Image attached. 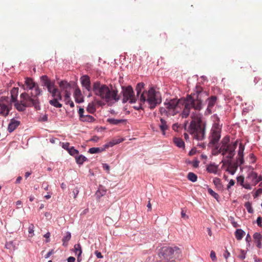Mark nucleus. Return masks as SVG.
Segmentation results:
<instances>
[{"instance_id": "f8f14e48", "label": "nucleus", "mask_w": 262, "mask_h": 262, "mask_svg": "<svg viewBox=\"0 0 262 262\" xmlns=\"http://www.w3.org/2000/svg\"><path fill=\"white\" fill-rule=\"evenodd\" d=\"M246 179L248 183L255 185L261 180V176L258 177L256 172L251 171L248 173Z\"/></svg>"}, {"instance_id": "4d7b16f0", "label": "nucleus", "mask_w": 262, "mask_h": 262, "mask_svg": "<svg viewBox=\"0 0 262 262\" xmlns=\"http://www.w3.org/2000/svg\"><path fill=\"white\" fill-rule=\"evenodd\" d=\"M95 254L97 257L98 258H102L103 257V256L102 255L101 253L98 251H95Z\"/></svg>"}, {"instance_id": "e433bc0d", "label": "nucleus", "mask_w": 262, "mask_h": 262, "mask_svg": "<svg viewBox=\"0 0 262 262\" xmlns=\"http://www.w3.org/2000/svg\"><path fill=\"white\" fill-rule=\"evenodd\" d=\"M207 170L209 172L216 173L217 171V167L213 165H209Z\"/></svg>"}, {"instance_id": "ea45409f", "label": "nucleus", "mask_w": 262, "mask_h": 262, "mask_svg": "<svg viewBox=\"0 0 262 262\" xmlns=\"http://www.w3.org/2000/svg\"><path fill=\"white\" fill-rule=\"evenodd\" d=\"M68 152L72 156H75L78 154V151L75 149L74 147H71L68 151Z\"/></svg>"}, {"instance_id": "473e14b6", "label": "nucleus", "mask_w": 262, "mask_h": 262, "mask_svg": "<svg viewBox=\"0 0 262 262\" xmlns=\"http://www.w3.org/2000/svg\"><path fill=\"white\" fill-rule=\"evenodd\" d=\"M75 160L77 164L81 165L87 160V158L83 155L75 157Z\"/></svg>"}, {"instance_id": "39448f33", "label": "nucleus", "mask_w": 262, "mask_h": 262, "mask_svg": "<svg viewBox=\"0 0 262 262\" xmlns=\"http://www.w3.org/2000/svg\"><path fill=\"white\" fill-rule=\"evenodd\" d=\"M18 93V89L13 88L10 92L11 98L8 96L0 98V115L6 117L12 109V103L16 101Z\"/></svg>"}, {"instance_id": "ddd939ff", "label": "nucleus", "mask_w": 262, "mask_h": 262, "mask_svg": "<svg viewBox=\"0 0 262 262\" xmlns=\"http://www.w3.org/2000/svg\"><path fill=\"white\" fill-rule=\"evenodd\" d=\"M40 79L41 85L46 87L48 90H49L50 88L55 86V82L52 81L46 75L41 76Z\"/></svg>"}, {"instance_id": "69168bd1", "label": "nucleus", "mask_w": 262, "mask_h": 262, "mask_svg": "<svg viewBox=\"0 0 262 262\" xmlns=\"http://www.w3.org/2000/svg\"><path fill=\"white\" fill-rule=\"evenodd\" d=\"M99 138L97 136H94L91 139V140L92 141H94V142H97L98 140H99Z\"/></svg>"}, {"instance_id": "bb28decb", "label": "nucleus", "mask_w": 262, "mask_h": 262, "mask_svg": "<svg viewBox=\"0 0 262 262\" xmlns=\"http://www.w3.org/2000/svg\"><path fill=\"white\" fill-rule=\"evenodd\" d=\"M173 142L174 144L179 148H184V142L182 140V139L175 137L173 138Z\"/></svg>"}, {"instance_id": "de8ad7c7", "label": "nucleus", "mask_w": 262, "mask_h": 262, "mask_svg": "<svg viewBox=\"0 0 262 262\" xmlns=\"http://www.w3.org/2000/svg\"><path fill=\"white\" fill-rule=\"evenodd\" d=\"M39 120L41 121H47L48 120V115L46 114H45L42 116H41Z\"/></svg>"}, {"instance_id": "7ed1b4c3", "label": "nucleus", "mask_w": 262, "mask_h": 262, "mask_svg": "<svg viewBox=\"0 0 262 262\" xmlns=\"http://www.w3.org/2000/svg\"><path fill=\"white\" fill-rule=\"evenodd\" d=\"M140 106L137 108H141V105L146 102L150 109H154L162 102L160 94L153 88H150L148 91H144L139 97Z\"/></svg>"}, {"instance_id": "c85d7f7f", "label": "nucleus", "mask_w": 262, "mask_h": 262, "mask_svg": "<svg viewBox=\"0 0 262 262\" xmlns=\"http://www.w3.org/2000/svg\"><path fill=\"white\" fill-rule=\"evenodd\" d=\"M59 85L61 90H67L70 88V84L66 80H62L59 83Z\"/></svg>"}, {"instance_id": "2eb2a0df", "label": "nucleus", "mask_w": 262, "mask_h": 262, "mask_svg": "<svg viewBox=\"0 0 262 262\" xmlns=\"http://www.w3.org/2000/svg\"><path fill=\"white\" fill-rule=\"evenodd\" d=\"M230 160H227L226 163L228 164V167L227 171L229 172L231 174H234L236 171L238 166L241 165L239 162L236 160V162H232L230 161Z\"/></svg>"}, {"instance_id": "7c9ffc66", "label": "nucleus", "mask_w": 262, "mask_h": 262, "mask_svg": "<svg viewBox=\"0 0 262 262\" xmlns=\"http://www.w3.org/2000/svg\"><path fill=\"white\" fill-rule=\"evenodd\" d=\"M71 238V233L69 232H67L66 233V235L62 239V241L63 242V245L64 246H67L68 242L70 240Z\"/></svg>"}, {"instance_id": "4468645a", "label": "nucleus", "mask_w": 262, "mask_h": 262, "mask_svg": "<svg viewBox=\"0 0 262 262\" xmlns=\"http://www.w3.org/2000/svg\"><path fill=\"white\" fill-rule=\"evenodd\" d=\"M80 82L83 87L88 91H92V88L91 86V80L88 75H83L80 78Z\"/></svg>"}, {"instance_id": "f3484780", "label": "nucleus", "mask_w": 262, "mask_h": 262, "mask_svg": "<svg viewBox=\"0 0 262 262\" xmlns=\"http://www.w3.org/2000/svg\"><path fill=\"white\" fill-rule=\"evenodd\" d=\"M20 124V122L14 119H12L8 126V130L12 133Z\"/></svg>"}, {"instance_id": "2f4dec72", "label": "nucleus", "mask_w": 262, "mask_h": 262, "mask_svg": "<svg viewBox=\"0 0 262 262\" xmlns=\"http://www.w3.org/2000/svg\"><path fill=\"white\" fill-rule=\"evenodd\" d=\"M144 84L143 82H140L137 84L136 88V91L137 92V95L139 98L140 94L141 93L142 90L143 88H144Z\"/></svg>"}, {"instance_id": "4c0bfd02", "label": "nucleus", "mask_w": 262, "mask_h": 262, "mask_svg": "<svg viewBox=\"0 0 262 262\" xmlns=\"http://www.w3.org/2000/svg\"><path fill=\"white\" fill-rule=\"evenodd\" d=\"M187 178L189 180L194 182L197 180V176L193 172H189L188 174Z\"/></svg>"}, {"instance_id": "a211bd4d", "label": "nucleus", "mask_w": 262, "mask_h": 262, "mask_svg": "<svg viewBox=\"0 0 262 262\" xmlns=\"http://www.w3.org/2000/svg\"><path fill=\"white\" fill-rule=\"evenodd\" d=\"M244 146L242 144H240L239 146V148L238 150V158L236 160L239 162V164H242L244 163Z\"/></svg>"}, {"instance_id": "c03bdc74", "label": "nucleus", "mask_w": 262, "mask_h": 262, "mask_svg": "<svg viewBox=\"0 0 262 262\" xmlns=\"http://www.w3.org/2000/svg\"><path fill=\"white\" fill-rule=\"evenodd\" d=\"M70 144L68 142L62 143V147L64 149H66L68 151L70 149Z\"/></svg>"}, {"instance_id": "58836bf2", "label": "nucleus", "mask_w": 262, "mask_h": 262, "mask_svg": "<svg viewBox=\"0 0 262 262\" xmlns=\"http://www.w3.org/2000/svg\"><path fill=\"white\" fill-rule=\"evenodd\" d=\"M213 183L218 189H221L222 188L221 180L220 179L217 178H214L213 179Z\"/></svg>"}, {"instance_id": "774afa93", "label": "nucleus", "mask_w": 262, "mask_h": 262, "mask_svg": "<svg viewBox=\"0 0 262 262\" xmlns=\"http://www.w3.org/2000/svg\"><path fill=\"white\" fill-rule=\"evenodd\" d=\"M251 237L250 235L249 234H248L247 236H246V242H248V243H249L250 240H251Z\"/></svg>"}, {"instance_id": "dca6fc26", "label": "nucleus", "mask_w": 262, "mask_h": 262, "mask_svg": "<svg viewBox=\"0 0 262 262\" xmlns=\"http://www.w3.org/2000/svg\"><path fill=\"white\" fill-rule=\"evenodd\" d=\"M53 97V99L57 98L58 99H62L61 92L56 88L51 87L49 90H48Z\"/></svg>"}, {"instance_id": "4be33fe9", "label": "nucleus", "mask_w": 262, "mask_h": 262, "mask_svg": "<svg viewBox=\"0 0 262 262\" xmlns=\"http://www.w3.org/2000/svg\"><path fill=\"white\" fill-rule=\"evenodd\" d=\"M161 123L159 125V127L161 130L162 132L163 135L165 134V130L168 128V126L167 124L166 121L163 118L160 119Z\"/></svg>"}, {"instance_id": "680f3d73", "label": "nucleus", "mask_w": 262, "mask_h": 262, "mask_svg": "<svg viewBox=\"0 0 262 262\" xmlns=\"http://www.w3.org/2000/svg\"><path fill=\"white\" fill-rule=\"evenodd\" d=\"M53 253V250H51L50 251L48 252L47 254L45 255V258H49Z\"/></svg>"}, {"instance_id": "603ef678", "label": "nucleus", "mask_w": 262, "mask_h": 262, "mask_svg": "<svg viewBox=\"0 0 262 262\" xmlns=\"http://www.w3.org/2000/svg\"><path fill=\"white\" fill-rule=\"evenodd\" d=\"M65 95V99L66 100H68L70 98L71 93L68 91V90L64 91Z\"/></svg>"}, {"instance_id": "864d4df0", "label": "nucleus", "mask_w": 262, "mask_h": 262, "mask_svg": "<svg viewBox=\"0 0 262 262\" xmlns=\"http://www.w3.org/2000/svg\"><path fill=\"white\" fill-rule=\"evenodd\" d=\"M72 192H73V194L74 195V199L76 198L77 195V194L79 193V190H78V188H76L74 189H73Z\"/></svg>"}, {"instance_id": "338daca9", "label": "nucleus", "mask_w": 262, "mask_h": 262, "mask_svg": "<svg viewBox=\"0 0 262 262\" xmlns=\"http://www.w3.org/2000/svg\"><path fill=\"white\" fill-rule=\"evenodd\" d=\"M229 256H230V253L228 251H226V252L224 254V257L226 259H227V258L229 257Z\"/></svg>"}, {"instance_id": "052dcab7", "label": "nucleus", "mask_w": 262, "mask_h": 262, "mask_svg": "<svg viewBox=\"0 0 262 262\" xmlns=\"http://www.w3.org/2000/svg\"><path fill=\"white\" fill-rule=\"evenodd\" d=\"M103 168L108 171L110 170V166L107 164H103Z\"/></svg>"}, {"instance_id": "13d9d810", "label": "nucleus", "mask_w": 262, "mask_h": 262, "mask_svg": "<svg viewBox=\"0 0 262 262\" xmlns=\"http://www.w3.org/2000/svg\"><path fill=\"white\" fill-rule=\"evenodd\" d=\"M199 161L198 160H195L192 162V165L194 167H198L199 166Z\"/></svg>"}, {"instance_id": "37998d69", "label": "nucleus", "mask_w": 262, "mask_h": 262, "mask_svg": "<svg viewBox=\"0 0 262 262\" xmlns=\"http://www.w3.org/2000/svg\"><path fill=\"white\" fill-rule=\"evenodd\" d=\"M34 226L33 224H31L29 225L28 228V232L30 234H31V236L34 235Z\"/></svg>"}, {"instance_id": "c756f323", "label": "nucleus", "mask_w": 262, "mask_h": 262, "mask_svg": "<svg viewBox=\"0 0 262 262\" xmlns=\"http://www.w3.org/2000/svg\"><path fill=\"white\" fill-rule=\"evenodd\" d=\"M80 120L82 122H93L94 121L95 119L92 116L86 115H84Z\"/></svg>"}, {"instance_id": "5701e85b", "label": "nucleus", "mask_w": 262, "mask_h": 262, "mask_svg": "<svg viewBox=\"0 0 262 262\" xmlns=\"http://www.w3.org/2000/svg\"><path fill=\"white\" fill-rule=\"evenodd\" d=\"M216 97L215 96H212L208 99V107L207 110L211 112L210 109L215 104Z\"/></svg>"}, {"instance_id": "20e7f679", "label": "nucleus", "mask_w": 262, "mask_h": 262, "mask_svg": "<svg viewBox=\"0 0 262 262\" xmlns=\"http://www.w3.org/2000/svg\"><path fill=\"white\" fill-rule=\"evenodd\" d=\"M20 101H15L14 106L16 109L19 112H23L27 107L34 106L36 110H39L40 106L38 98H32L26 92L23 93L20 95Z\"/></svg>"}, {"instance_id": "393cba45", "label": "nucleus", "mask_w": 262, "mask_h": 262, "mask_svg": "<svg viewBox=\"0 0 262 262\" xmlns=\"http://www.w3.org/2000/svg\"><path fill=\"white\" fill-rule=\"evenodd\" d=\"M61 99H58L57 98L52 99L49 101V103L54 106V107L60 108L62 107V104L60 103L59 101Z\"/></svg>"}, {"instance_id": "49530a36", "label": "nucleus", "mask_w": 262, "mask_h": 262, "mask_svg": "<svg viewBox=\"0 0 262 262\" xmlns=\"http://www.w3.org/2000/svg\"><path fill=\"white\" fill-rule=\"evenodd\" d=\"M181 216H182V218H183L184 219H188V216L187 215H186V211L184 210V209H182Z\"/></svg>"}, {"instance_id": "79ce46f5", "label": "nucleus", "mask_w": 262, "mask_h": 262, "mask_svg": "<svg viewBox=\"0 0 262 262\" xmlns=\"http://www.w3.org/2000/svg\"><path fill=\"white\" fill-rule=\"evenodd\" d=\"M245 206L246 208L247 209V211L249 213H252L253 212V210L252 209L251 205L250 202H246L245 203Z\"/></svg>"}, {"instance_id": "f704fd0d", "label": "nucleus", "mask_w": 262, "mask_h": 262, "mask_svg": "<svg viewBox=\"0 0 262 262\" xmlns=\"http://www.w3.org/2000/svg\"><path fill=\"white\" fill-rule=\"evenodd\" d=\"M86 110L90 113H94L96 111L95 103L93 102L89 103L87 106Z\"/></svg>"}, {"instance_id": "6e6d98bb", "label": "nucleus", "mask_w": 262, "mask_h": 262, "mask_svg": "<svg viewBox=\"0 0 262 262\" xmlns=\"http://www.w3.org/2000/svg\"><path fill=\"white\" fill-rule=\"evenodd\" d=\"M235 184L234 181L233 180H230L229 181L228 186L227 188L229 189L231 186H233Z\"/></svg>"}, {"instance_id": "0e129e2a", "label": "nucleus", "mask_w": 262, "mask_h": 262, "mask_svg": "<svg viewBox=\"0 0 262 262\" xmlns=\"http://www.w3.org/2000/svg\"><path fill=\"white\" fill-rule=\"evenodd\" d=\"M68 262H74L75 258L73 256H70L68 258Z\"/></svg>"}, {"instance_id": "a19ab883", "label": "nucleus", "mask_w": 262, "mask_h": 262, "mask_svg": "<svg viewBox=\"0 0 262 262\" xmlns=\"http://www.w3.org/2000/svg\"><path fill=\"white\" fill-rule=\"evenodd\" d=\"M208 193L211 195L214 198H215L216 200H218L219 198V195L217 193L215 192L211 188L208 189Z\"/></svg>"}, {"instance_id": "3c124183", "label": "nucleus", "mask_w": 262, "mask_h": 262, "mask_svg": "<svg viewBox=\"0 0 262 262\" xmlns=\"http://www.w3.org/2000/svg\"><path fill=\"white\" fill-rule=\"evenodd\" d=\"M5 247L7 249H12L13 247V243L12 242L7 243L5 245Z\"/></svg>"}, {"instance_id": "9d476101", "label": "nucleus", "mask_w": 262, "mask_h": 262, "mask_svg": "<svg viewBox=\"0 0 262 262\" xmlns=\"http://www.w3.org/2000/svg\"><path fill=\"white\" fill-rule=\"evenodd\" d=\"M178 252L179 249L177 247H163L161 249L159 255L161 259H169L172 257L174 252L178 253Z\"/></svg>"}, {"instance_id": "1a4fd4ad", "label": "nucleus", "mask_w": 262, "mask_h": 262, "mask_svg": "<svg viewBox=\"0 0 262 262\" xmlns=\"http://www.w3.org/2000/svg\"><path fill=\"white\" fill-rule=\"evenodd\" d=\"M214 122L209 137V145L214 146L215 148L218 149L219 146L217 144L221 138V126L217 122H215V120Z\"/></svg>"}, {"instance_id": "aec40b11", "label": "nucleus", "mask_w": 262, "mask_h": 262, "mask_svg": "<svg viewBox=\"0 0 262 262\" xmlns=\"http://www.w3.org/2000/svg\"><path fill=\"white\" fill-rule=\"evenodd\" d=\"M253 242L256 246L260 248L261 247V240L262 235L259 232H255L253 235Z\"/></svg>"}, {"instance_id": "f03ea898", "label": "nucleus", "mask_w": 262, "mask_h": 262, "mask_svg": "<svg viewBox=\"0 0 262 262\" xmlns=\"http://www.w3.org/2000/svg\"><path fill=\"white\" fill-rule=\"evenodd\" d=\"M92 91L94 94L104 100L106 102L117 101L119 99L117 91L111 90L106 85L101 83L99 81L93 83Z\"/></svg>"}, {"instance_id": "bf43d9fd", "label": "nucleus", "mask_w": 262, "mask_h": 262, "mask_svg": "<svg viewBox=\"0 0 262 262\" xmlns=\"http://www.w3.org/2000/svg\"><path fill=\"white\" fill-rule=\"evenodd\" d=\"M243 186L246 189H251V185H250V184L246 183L245 184H243Z\"/></svg>"}, {"instance_id": "8fccbe9b", "label": "nucleus", "mask_w": 262, "mask_h": 262, "mask_svg": "<svg viewBox=\"0 0 262 262\" xmlns=\"http://www.w3.org/2000/svg\"><path fill=\"white\" fill-rule=\"evenodd\" d=\"M210 257L213 261L216 260L215 253L213 251H211L210 252Z\"/></svg>"}, {"instance_id": "72a5a7b5", "label": "nucleus", "mask_w": 262, "mask_h": 262, "mask_svg": "<svg viewBox=\"0 0 262 262\" xmlns=\"http://www.w3.org/2000/svg\"><path fill=\"white\" fill-rule=\"evenodd\" d=\"M105 147L104 146L103 148H99V147H92L89 149V152L90 154H96V153H99L102 151H104L105 150Z\"/></svg>"}, {"instance_id": "5fc2aeb1", "label": "nucleus", "mask_w": 262, "mask_h": 262, "mask_svg": "<svg viewBox=\"0 0 262 262\" xmlns=\"http://www.w3.org/2000/svg\"><path fill=\"white\" fill-rule=\"evenodd\" d=\"M261 192L262 189L261 188L258 189L255 193L254 196L255 198L259 196L261 194Z\"/></svg>"}, {"instance_id": "6ab92c4d", "label": "nucleus", "mask_w": 262, "mask_h": 262, "mask_svg": "<svg viewBox=\"0 0 262 262\" xmlns=\"http://www.w3.org/2000/svg\"><path fill=\"white\" fill-rule=\"evenodd\" d=\"M74 96L76 102L79 103L83 101V97L81 90L79 88H76L74 93Z\"/></svg>"}, {"instance_id": "f257e3e1", "label": "nucleus", "mask_w": 262, "mask_h": 262, "mask_svg": "<svg viewBox=\"0 0 262 262\" xmlns=\"http://www.w3.org/2000/svg\"><path fill=\"white\" fill-rule=\"evenodd\" d=\"M200 94L193 96L188 95L183 100L184 108L180 116L182 118H186L190 114V109L195 111L191 113V121L188 132L197 140H202L205 138V124L202 123L201 115L196 112L203 107L202 101L199 97Z\"/></svg>"}, {"instance_id": "cd10ccee", "label": "nucleus", "mask_w": 262, "mask_h": 262, "mask_svg": "<svg viewBox=\"0 0 262 262\" xmlns=\"http://www.w3.org/2000/svg\"><path fill=\"white\" fill-rule=\"evenodd\" d=\"M244 234L245 232L241 229H237L235 232V237L238 241L241 240L243 238Z\"/></svg>"}, {"instance_id": "a878e982", "label": "nucleus", "mask_w": 262, "mask_h": 262, "mask_svg": "<svg viewBox=\"0 0 262 262\" xmlns=\"http://www.w3.org/2000/svg\"><path fill=\"white\" fill-rule=\"evenodd\" d=\"M106 189H105L103 186H100L98 190L96 192V195L97 197L100 198L106 194Z\"/></svg>"}, {"instance_id": "9b49d317", "label": "nucleus", "mask_w": 262, "mask_h": 262, "mask_svg": "<svg viewBox=\"0 0 262 262\" xmlns=\"http://www.w3.org/2000/svg\"><path fill=\"white\" fill-rule=\"evenodd\" d=\"M123 102H126L129 101L131 103H135L137 101L136 97L134 95V91L131 86L123 88Z\"/></svg>"}, {"instance_id": "e2e57ef3", "label": "nucleus", "mask_w": 262, "mask_h": 262, "mask_svg": "<svg viewBox=\"0 0 262 262\" xmlns=\"http://www.w3.org/2000/svg\"><path fill=\"white\" fill-rule=\"evenodd\" d=\"M257 225L261 227V219L260 216H259L257 219Z\"/></svg>"}, {"instance_id": "6e6552de", "label": "nucleus", "mask_w": 262, "mask_h": 262, "mask_svg": "<svg viewBox=\"0 0 262 262\" xmlns=\"http://www.w3.org/2000/svg\"><path fill=\"white\" fill-rule=\"evenodd\" d=\"M22 87L25 90H30L31 91L30 93H27L33 99L38 98V96L42 94V90L31 78H26L25 84L23 85Z\"/></svg>"}, {"instance_id": "a18cd8bd", "label": "nucleus", "mask_w": 262, "mask_h": 262, "mask_svg": "<svg viewBox=\"0 0 262 262\" xmlns=\"http://www.w3.org/2000/svg\"><path fill=\"white\" fill-rule=\"evenodd\" d=\"M84 110L83 108H79V109L78 110V114H79V119H80L81 118H82L83 117V116L84 115Z\"/></svg>"}, {"instance_id": "0eeeda50", "label": "nucleus", "mask_w": 262, "mask_h": 262, "mask_svg": "<svg viewBox=\"0 0 262 262\" xmlns=\"http://www.w3.org/2000/svg\"><path fill=\"white\" fill-rule=\"evenodd\" d=\"M181 100L177 99L166 100L164 103V107L160 108V114L167 117L174 116L180 112V108L179 107V104Z\"/></svg>"}, {"instance_id": "c9c22d12", "label": "nucleus", "mask_w": 262, "mask_h": 262, "mask_svg": "<svg viewBox=\"0 0 262 262\" xmlns=\"http://www.w3.org/2000/svg\"><path fill=\"white\" fill-rule=\"evenodd\" d=\"M74 251L75 254L80 256L82 253L81 246L79 244H77L74 246Z\"/></svg>"}, {"instance_id": "09e8293b", "label": "nucleus", "mask_w": 262, "mask_h": 262, "mask_svg": "<svg viewBox=\"0 0 262 262\" xmlns=\"http://www.w3.org/2000/svg\"><path fill=\"white\" fill-rule=\"evenodd\" d=\"M238 257L242 259H244L246 257V253L244 250H241V254L239 255Z\"/></svg>"}, {"instance_id": "412c9836", "label": "nucleus", "mask_w": 262, "mask_h": 262, "mask_svg": "<svg viewBox=\"0 0 262 262\" xmlns=\"http://www.w3.org/2000/svg\"><path fill=\"white\" fill-rule=\"evenodd\" d=\"M126 120L124 119H117L114 118H108L107 122L112 125H119L120 124L125 122Z\"/></svg>"}, {"instance_id": "423d86ee", "label": "nucleus", "mask_w": 262, "mask_h": 262, "mask_svg": "<svg viewBox=\"0 0 262 262\" xmlns=\"http://www.w3.org/2000/svg\"><path fill=\"white\" fill-rule=\"evenodd\" d=\"M237 147V141L230 142V138L226 136L221 141V145L218 148V152L221 153L228 160H231L235 155V149Z\"/></svg>"}, {"instance_id": "b1692460", "label": "nucleus", "mask_w": 262, "mask_h": 262, "mask_svg": "<svg viewBox=\"0 0 262 262\" xmlns=\"http://www.w3.org/2000/svg\"><path fill=\"white\" fill-rule=\"evenodd\" d=\"M123 141V139H114L112 141L105 144L104 145L105 148H108L110 147H112L115 145L119 144L121 143Z\"/></svg>"}]
</instances>
